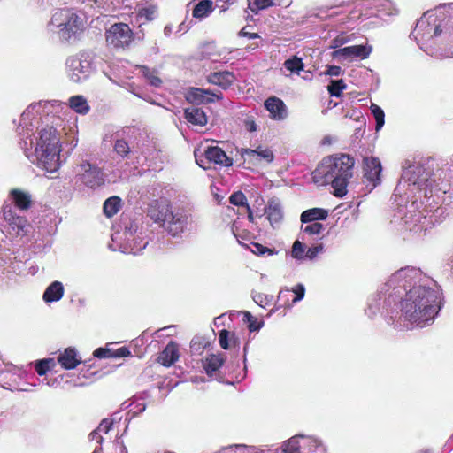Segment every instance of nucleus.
<instances>
[{
    "label": "nucleus",
    "instance_id": "nucleus-1",
    "mask_svg": "<svg viewBox=\"0 0 453 453\" xmlns=\"http://www.w3.org/2000/svg\"><path fill=\"white\" fill-rule=\"evenodd\" d=\"M383 307L398 303L400 319L425 327L432 324L441 307V292L437 283L417 268H402L391 275L378 294Z\"/></svg>",
    "mask_w": 453,
    "mask_h": 453
},
{
    "label": "nucleus",
    "instance_id": "nucleus-2",
    "mask_svg": "<svg viewBox=\"0 0 453 453\" xmlns=\"http://www.w3.org/2000/svg\"><path fill=\"white\" fill-rule=\"evenodd\" d=\"M55 102L39 101L31 104L21 114L17 127L20 137L19 146L27 159L48 173H56L61 165L59 133L53 127L38 129L42 114H49Z\"/></svg>",
    "mask_w": 453,
    "mask_h": 453
},
{
    "label": "nucleus",
    "instance_id": "nucleus-3",
    "mask_svg": "<svg viewBox=\"0 0 453 453\" xmlns=\"http://www.w3.org/2000/svg\"><path fill=\"white\" fill-rule=\"evenodd\" d=\"M442 27L453 35V3L441 4L425 12L411 35L418 42L420 49L426 50L427 42L440 35Z\"/></svg>",
    "mask_w": 453,
    "mask_h": 453
},
{
    "label": "nucleus",
    "instance_id": "nucleus-4",
    "mask_svg": "<svg viewBox=\"0 0 453 453\" xmlns=\"http://www.w3.org/2000/svg\"><path fill=\"white\" fill-rule=\"evenodd\" d=\"M354 159L347 155L324 158L315 171L316 176L323 179V183H331L334 194L342 197L347 194L349 180L352 177Z\"/></svg>",
    "mask_w": 453,
    "mask_h": 453
},
{
    "label": "nucleus",
    "instance_id": "nucleus-5",
    "mask_svg": "<svg viewBox=\"0 0 453 453\" xmlns=\"http://www.w3.org/2000/svg\"><path fill=\"white\" fill-rule=\"evenodd\" d=\"M148 215L173 236L182 234L191 220V215L187 210L173 207L166 198L154 201L150 206Z\"/></svg>",
    "mask_w": 453,
    "mask_h": 453
},
{
    "label": "nucleus",
    "instance_id": "nucleus-6",
    "mask_svg": "<svg viewBox=\"0 0 453 453\" xmlns=\"http://www.w3.org/2000/svg\"><path fill=\"white\" fill-rule=\"evenodd\" d=\"M425 207L422 211L416 213L409 210L403 217L404 223L410 226V230L415 232L426 231L428 228L441 223L449 214V208L439 204L431 194L426 192Z\"/></svg>",
    "mask_w": 453,
    "mask_h": 453
},
{
    "label": "nucleus",
    "instance_id": "nucleus-7",
    "mask_svg": "<svg viewBox=\"0 0 453 453\" xmlns=\"http://www.w3.org/2000/svg\"><path fill=\"white\" fill-rule=\"evenodd\" d=\"M111 242L109 244L111 250L134 255L140 253L148 244L142 233H138L137 224L130 219H122L121 224L113 227Z\"/></svg>",
    "mask_w": 453,
    "mask_h": 453
},
{
    "label": "nucleus",
    "instance_id": "nucleus-8",
    "mask_svg": "<svg viewBox=\"0 0 453 453\" xmlns=\"http://www.w3.org/2000/svg\"><path fill=\"white\" fill-rule=\"evenodd\" d=\"M84 28L83 19L70 9L56 11L48 25L49 31L57 34L63 42L78 40Z\"/></svg>",
    "mask_w": 453,
    "mask_h": 453
},
{
    "label": "nucleus",
    "instance_id": "nucleus-9",
    "mask_svg": "<svg viewBox=\"0 0 453 453\" xmlns=\"http://www.w3.org/2000/svg\"><path fill=\"white\" fill-rule=\"evenodd\" d=\"M65 66L68 78L74 83L86 81L94 71L92 57L85 51L69 57Z\"/></svg>",
    "mask_w": 453,
    "mask_h": 453
},
{
    "label": "nucleus",
    "instance_id": "nucleus-10",
    "mask_svg": "<svg viewBox=\"0 0 453 453\" xmlns=\"http://www.w3.org/2000/svg\"><path fill=\"white\" fill-rule=\"evenodd\" d=\"M427 176L428 173L425 172L421 165H415L410 166L403 171L393 196L395 197L398 196H402V193L406 186H408L411 192H413L415 189L421 190L425 188L428 180Z\"/></svg>",
    "mask_w": 453,
    "mask_h": 453
},
{
    "label": "nucleus",
    "instance_id": "nucleus-11",
    "mask_svg": "<svg viewBox=\"0 0 453 453\" xmlns=\"http://www.w3.org/2000/svg\"><path fill=\"white\" fill-rule=\"evenodd\" d=\"M27 220L17 214L12 204H4L0 217V227L3 233L11 236H20L26 233Z\"/></svg>",
    "mask_w": 453,
    "mask_h": 453
},
{
    "label": "nucleus",
    "instance_id": "nucleus-12",
    "mask_svg": "<svg viewBox=\"0 0 453 453\" xmlns=\"http://www.w3.org/2000/svg\"><path fill=\"white\" fill-rule=\"evenodd\" d=\"M105 40L109 46L124 49L134 40V33L127 24L115 23L106 30Z\"/></svg>",
    "mask_w": 453,
    "mask_h": 453
},
{
    "label": "nucleus",
    "instance_id": "nucleus-13",
    "mask_svg": "<svg viewBox=\"0 0 453 453\" xmlns=\"http://www.w3.org/2000/svg\"><path fill=\"white\" fill-rule=\"evenodd\" d=\"M77 178L90 188H96L104 183V175L102 170L87 160H83L78 165Z\"/></svg>",
    "mask_w": 453,
    "mask_h": 453
},
{
    "label": "nucleus",
    "instance_id": "nucleus-14",
    "mask_svg": "<svg viewBox=\"0 0 453 453\" xmlns=\"http://www.w3.org/2000/svg\"><path fill=\"white\" fill-rule=\"evenodd\" d=\"M195 157L196 164L203 169L210 167L205 165L204 160L208 163H214L224 166H230L233 164V160L218 146H208L202 156L199 157L196 152H195Z\"/></svg>",
    "mask_w": 453,
    "mask_h": 453
},
{
    "label": "nucleus",
    "instance_id": "nucleus-15",
    "mask_svg": "<svg viewBox=\"0 0 453 453\" xmlns=\"http://www.w3.org/2000/svg\"><path fill=\"white\" fill-rule=\"evenodd\" d=\"M372 50L370 45H353L336 50L332 56L339 60H351L355 58L365 59L369 57Z\"/></svg>",
    "mask_w": 453,
    "mask_h": 453
},
{
    "label": "nucleus",
    "instance_id": "nucleus-16",
    "mask_svg": "<svg viewBox=\"0 0 453 453\" xmlns=\"http://www.w3.org/2000/svg\"><path fill=\"white\" fill-rule=\"evenodd\" d=\"M364 163V177L371 189L374 188L380 183L381 164L377 157H365Z\"/></svg>",
    "mask_w": 453,
    "mask_h": 453
},
{
    "label": "nucleus",
    "instance_id": "nucleus-17",
    "mask_svg": "<svg viewBox=\"0 0 453 453\" xmlns=\"http://www.w3.org/2000/svg\"><path fill=\"white\" fill-rule=\"evenodd\" d=\"M186 98L192 104H207L219 100L221 98V93H214L208 89L192 88L188 91Z\"/></svg>",
    "mask_w": 453,
    "mask_h": 453
},
{
    "label": "nucleus",
    "instance_id": "nucleus-18",
    "mask_svg": "<svg viewBox=\"0 0 453 453\" xmlns=\"http://www.w3.org/2000/svg\"><path fill=\"white\" fill-rule=\"evenodd\" d=\"M265 108L269 111L270 118L274 120H284L288 117V109L284 102L271 96L265 101Z\"/></svg>",
    "mask_w": 453,
    "mask_h": 453
},
{
    "label": "nucleus",
    "instance_id": "nucleus-19",
    "mask_svg": "<svg viewBox=\"0 0 453 453\" xmlns=\"http://www.w3.org/2000/svg\"><path fill=\"white\" fill-rule=\"evenodd\" d=\"M242 157L250 161L257 163H271L274 159V155L269 148L258 146L257 149H244L242 151Z\"/></svg>",
    "mask_w": 453,
    "mask_h": 453
},
{
    "label": "nucleus",
    "instance_id": "nucleus-20",
    "mask_svg": "<svg viewBox=\"0 0 453 453\" xmlns=\"http://www.w3.org/2000/svg\"><path fill=\"white\" fill-rule=\"evenodd\" d=\"M235 77L233 73L223 71V72H214L211 73L207 81L213 84L220 87L223 89L228 88L234 81Z\"/></svg>",
    "mask_w": 453,
    "mask_h": 453
},
{
    "label": "nucleus",
    "instance_id": "nucleus-21",
    "mask_svg": "<svg viewBox=\"0 0 453 453\" xmlns=\"http://www.w3.org/2000/svg\"><path fill=\"white\" fill-rule=\"evenodd\" d=\"M179 358V348L178 345L170 342L165 349L160 353L158 357V362L165 366H170L173 365Z\"/></svg>",
    "mask_w": 453,
    "mask_h": 453
},
{
    "label": "nucleus",
    "instance_id": "nucleus-22",
    "mask_svg": "<svg viewBox=\"0 0 453 453\" xmlns=\"http://www.w3.org/2000/svg\"><path fill=\"white\" fill-rule=\"evenodd\" d=\"M265 214L271 225L274 227L283 218V211L280 203L277 199L269 201L265 209Z\"/></svg>",
    "mask_w": 453,
    "mask_h": 453
},
{
    "label": "nucleus",
    "instance_id": "nucleus-23",
    "mask_svg": "<svg viewBox=\"0 0 453 453\" xmlns=\"http://www.w3.org/2000/svg\"><path fill=\"white\" fill-rule=\"evenodd\" d=\"M58 363L66 370L74 369L81 360L77 357L76 350L72 348L66 349L58 357Z\"/></svg>",
    "mask_w": 453,
    "mask_h": 453
},
{
    "label": "nucleus",
    "instance_id": "nucleus-24",
    "mask_svg": "<svg viewBox=\"0 0 453 453\" xmlns=\"http://www.w3.org/2000/svg\"><path fill=\"white\" fill-rule=\"evenodd\" d=\"M186 120L196 126L203 127L207 124V117L204 111L197 107H190L184 112Z\"/></svg>",
    "mask_w": 453,
    "mask_h": 453
},
{
    "label": "nucleus",
    "instance_id": "nucleus-25",
    "mask_svg": "<svg viewBox=\"0 0 453 453\" xmlns=\"http://www.w3.org/2000/svg\"><path fill=\"white\" fill-rule=\"evenodd\" d=\"M64 295V287L60 281L52 282L44 291L42 298L45 303L59 301Z\"/></svg>",
    "mask_w": 453,
    "mask_h": 453
},
{
    "label": "nucleus",
    "instance_id": "nucleus-26",
    "mask_svg": "<svg viewBox=\"0 0 453 453\" xmlns=\"http://www.w3.org/2000/svg\"><path fill=\"white\" fill-rule=\"evenodd\" d=\"M10 196L16 207L19 210H27L31 206L32 199L28 192L20 189H12Z\"/></svg>",
    "mask_w": 453,
    "mask_h": 453
},
{
    "label": "nucleus",
    "instance_id": "nucleus-27",
    "mask_svg": "<svg viewBox=\"0 0 453 453\" xmlns=\"http://www.w3.org/2000/svg\"><path fill=\"white\" fill-rule=\"evenodd\" d=\"M69 107L78 114L86 115L90 111V106L82 95L73 96L68 99Z\"/></svg>",
    "mask_w": 453,
    "mask_h": 453
},
{
    "label": "nucleus",
    "instance_id": "nucleus-28",
    "mask_svg": "<svg viewBox=\"0 0 453 453\" xmlns=\"http://www.w3.org/2000/svg\"><path fill=\"white\" fill-rule=\"evenodd\" d=\"M328 211L322 208H312L304 211L301 214V221L303 223L318 222V220H324L327 218Z\"/></svg>",
    "mask_w": 453,
    "mask_h": 453
},
{
    "label": "nucleus",
    "instance_id": "nucleus-29",
    "mask_svg": "<svg viewBox=\"0 0 453 453\" xmlns=\"http://www.w3.org/2000/svg\"><path fill=\"white\" fill-rule=\"evenodd\" d=\"M290 4L291 0H255L252 4H250V8L253 12H257L271 6L288 7Z\"/></svg>",
    "mask_w": 453,
    "mask_h": 453
},
{
    "label": "nucleus",
    "instance_id": "nucleus-30",
    "mask_svg": "<svg viewBox=\"0 0 453 453\" xmlns=\"http://www.w3.org/2000/svg\"><path fill=\"white\" fill-rule=\"evenodd\" d=\"M224 361L225 358L223 354H211L204 360L203 368L207 374L211 375L222 366Z\"/></svg>",
    "mask_w": 453,
    "mask_h": 453
},
{
    "label": "nucleus",
    "instance_id": "nucleus-31",
    "mask_svg": "<svg viewBox=\"0 0 453 453\" xmlns=\"http://www.w3.org/2000/svg\"><path fill=\"white\" fill-rule=\"evenodd\" d=\"M213 2L211 0H201L193 9V16L196 19H203L212 12Z\"/></svg>",
    "mask_w": 453,
    "mask_h": 453
},
{
    "label": "nucleus",
    "instance_id": "nucleus-32",
    "mask_svg": "<svg viewBox=\"0 0 453 453\" xmlns=\"http://www.w3.org/2000/svg\"><path fill=\"white\" fill-rule=\"evenodd\" d=\"M303 449H307L310 453H325L326 448L322 441L315 437H305L303 438Z\"/></svg>",
    "mask_w": 453,
    "mask_h": 453
},
{
    "label": "nucleus",
    "instance_id": "nucleus-33",
    "mask_svg": "<svg viewBox=\"0 0 453 453\" xmlns=\"http://www.w3.org/2000/svg\"><path fill=\"white\" fill-rule=\"evenodd\" d=\"M121 207V200L118 196L108 198L104 203V212L106 217L111 218L115 215Z\"/></svg>",
    "mask_w": 453,
    "mask_h": 453
},
{
    "label": "nucleus",
    "instance_id": "nucleus-34",
    "mask_svg": "<svg viewBox=\"0 0 453 453\" xmlns=\"http://www.w3.org/2000/svg\"><path fill=\"white\" fill-rule=\"evenodd\" d=\"M303 435L298 434L285 441L283 445L284 453H303L301 450L303 445L300 443V439L303 440Z\"/></svg>",
    "mask_w": 453,
    "mask_h": 453
},
{
    "label": "nucleus",
    "instance_id": "nucleus-35",
    "mask_svg": "<svg viewBox=\"0 0 453 453\" xmlns=\"http://www.w3.org/2000/svg\"><path fill=\"white\" fill-rule=\"evenodd\" d=\"M370 109L372 113V116L374 117V119L376 120L375 130H376V132H378L382 128V127L384 126V123H385L384 111L379 105H377L375 104H372Z\"/></svg>",
    "mask_w": 453,
    "mask_h": 453
},
{
    "label": "nucleus",
    "instance_id": "nucleus-36",
    "mask_svg": "<svg viewBox=\"0 0 453 453\" xmlns=\"http://www.w3.org/2000/svg\"><path fill=\"white\" fill-rule=\"evenodd\" d=\"M284 66L287 70L294 73H299L301 70L303 69V63L302 58L295 56L291 58L287 59L284 62Z\"/></svg>",
    "mask_w": 453,
    "mask_h": 453
},
{
    "label": "nucleus",
    "instance_id": "nucleus-37",
    "mask_svg": "<svg viewBox=\"0 0 453 453\" xmlns=\"http://www.w3.org/2000/svg\"><path fill=\"white\" fill-rule=\"evenodd\" d=\"M139 69L140 73L149 81V83L151 86L159 87L161 85V79L157 77L153 71H150L149 68L145 66H141Z\"/></svg>",
    "mask_w": 453,
    "mask_h": 453
},
{
    "label": "nucleus",
    "instance_id": "nucleus-38",
    "mask_svg": "<svg viewBox=\"0 0 453 453\" xmlns=\"http://www.w3.org/2000/svg\"><path fill=\"white\" fill-rule=\"evenodd\" d=\"M346 88L342 80L332 81L328 86V91L333 96H340L341 92Z\"/></svg>",
    "mask_w": 453,
    "mask_h": 453
},
{
    "label": "nucleus",
    "instance_id": "nucleus-39",
    "mask_svg": "<svg viewBox=\"0 0 453 453\" xmlns=\"http://www.w3.org/2000/svg\"><path fill=\"white\" fill-rule=\"evenodd\" d=\"M305 246L299 241H296L292 247V257L296 259L301 260L305 258Z\"/></svg>",
    "mask_w": 453,
    "mask_h": 453
},
{
    "label": "nucleus",
    "instance_id": "nucleus-40",
    "mask_svg": "<svg viewBox=\"0 0 453 453\" xmlns=\"http://www.w3.org/2000/svg\"><path fill=\"white\" fill-rule=\"evenodd\" d=\"M307 226L303 228V233L310 235L319 234L324 230V225L319 222H309Z\"/></svg>",
    "mask_w": 453,
    "mask_h": 453
},
{
    "label": "nucleus",
    "instance_id": "nucleus-41",
    "mask_svg": "<svg viewBox=\"0 0 453 453\" xmlns=\"http://www.w3.org/2000/svg\"><path fill=\"white\" fill-rule=\"evenodd\" d=\"M229 201L232 204L236 206H244L246 208L247 205H249L245 195L241 191L232 194L229 197Z\"/></svg>",
    "mask_w": 453,
    "mask_h": 453
},
{
    "label": "nucleus",
    "instance_id": "nucleus-42",
    "mask_svg": "<svg viewBox=\"0 0 453 453\" xmlns=\"http://www.w3.org/2000/svg\"><path fill=\"white\" fill-rule=\"evenodd\" d=\"M114 150L118 155L125 157L130 152V148L126 141L117 140L114 144Z\"/></svg>",
    "mask_w": 453,
    "mask_h": 453
},
{
    "label": "nucleus",
    "instance_id": "nucleus-43",
    "mask_svg": "<svg viewBox=\"0 0 453 453\" xmlns=\"http://www.w3.org/2000/svg\"><path fill=\"white\" fill-rule=\"evenodd\" d=\"M219 453H253L251 448L246 445H234L223 449Z\"/></svg>",
    "mask_w": 453,
    "mask_h": 453
},
{
    "label": "nucleus",
    "instance_id": "nucleus-44",
    "mask_svg": "<svg viewBox=\"0 0 453 453\" xmlns=\"http://www.w3.org/2000/svg\"><path fill=\"white\" fill-rule=\"evenodd\" d=\"M157 8L155 6H149L140 10L139 16L145 19L147 21L153 20L156 17Z\"/></svg>",
    "mask_w": 453,
    "mask_h": 453
},
{
    "label": "nucleus",
    "instance_id": "nucleus-45",
    "mask_svg": "<svg viewBox=\"0 0 453 453\" xmlns=\"http://www.w3.org/2000/svg\"><path fill=\"white\" fill-rule=\"evenodd\" d=\"M51 359L40 360L35 365V371L39 375H44L50 368Z\"/></svg>",
    "mask_w": 453,
    "mask_h": 453
},
{
    "label": "nucleus",
    "instance_id": "nucleus-46",
    "mask_svg": "<svg viewBox=\"0 0 453 453\" xmlns=\"http://www.w3.org/2000/svg\"><path fill=\"white\" fill-rule=\"evenodd\" d=\"M250 250L256 255H273V251L259 243H251Z\"/></svg>",
    "mask_w": 453,
    "mask_h": 453
},
{
    "label": "nucleus",
    "instance_id": "nucleus-47",
    "mask_svg": "<svg viewBox=\"0 0 453 453\" xmlns=\"http://www.w3.org/2000/svg\"><path fill=\"white\" fill-rule=\"evenodd\" d=\"M245 317L249 322V329L250 332L257 331L263 326V323L254 319L250 312H245Z\"/></svg>",
    "mask_w": 453,
    "mask_h": 453
},
{
    "label": "nucleus",
    "instance_id": "nucleus-48",
    "mask_svg": "<svg viewBox=\"0 0 453 453\" xmlns=\"http://www.w3.org/2000/svg\"><path fill=\"white\" fill-rule=\"evenodd\" d=\"M348 42H349V36L344 34H341L331 41L330 48L331 49L339 48Z\"/></svg>",
    "mask_w": 453,
    "mask_h": 453
},
{
    "label": "nucleus",
    "instance_id": "nucleus-49",
    "mask_svg": "<svg viewBox=\"0 0 453 453\" xmlns=\"http://www.w3.org/2000/svg\"><path fill=\"white\" fill-rule=\"evenodd\" d=\"M229 332L226 329H223L219 332V345L222 349H227L229 348Z\"/></svg>",
    "mask_w": 453,
    "mask_h": 453
},
{
    "label": "nucleus",
    "instance_id": "nucleus-50",
    "mask_svg": "<svg viewBox=\"0 0 453 453\" xmlns=\"http://www.w3.org/2000/svg\"><path fill=\"white\" fill-rule=\"evenodd\" d=\"M380 306V303L375 297L371 298L368 302V310H366L367 315L370 317L374 315Z\"/></svg>",
    "mask_w": 453,
    "mask_h": 453
},
{
    "label": "nucleus",
    "instance_id": "nucleus-51",
    "mask_svg": "<svg viewBox=\"0 0 453 453\" xmlns=\"http://www.w3.org/2000/svg\"><path fill=\"white\" fill-rule=\"evenodd\" d=\"M292 291L296 294V297L294 298L293 303H297L303 298L305 294V288L303 284L299 283L292 288Z\"/></svg>",
    "mask_w": 453,
    "mask_h": 453
},
{
    "label": "nucleus",
    "instance_id": "nucleus-52",
    "mask_svg": "<svg viewBox=\"0 0 453 453\" xmlns=\"http://www.w3.org/2000/svg\"><path fill=\"white\" fill-rule=\"evenodd\" d=\"M322 250H323V246L321 244L311 247L306 250L305 257H307L309 259H313Z\"/></svg>",
    "mask_w": 453,
    "mask_h": 453
},
{
    "label": "nucleus",
    "instance_id": "nucleus-53",
    "mask_svg": "<svg viewBox=\"0 0 453 453\" xmlns=\"http://www.w3.org/2000/svg\"><path fill=\"white\" fill-rule=\"evenodd\" d=\"M112 422L109 419L105 418L102 420V422L99 424L96 430L102 434H108V432L111 429Z\"/></svg>",
    "mask_w": 453,
    "mask_h": 453
},
{
    "label": "nucleus",
    "instance_id": "nucleus-54",
    "mask_svg": "<svg viewBox=\"0 0 453 453\" xmlns=\"http://www.w3.org/2000/svg\"><path fill=\"white\" fill-rule=\"evenodd\" d=\"M94 356L98 358H105L111 357V350L104 348H98L94 351Z\"/></svg>",
    "mask_w": 453,
    "mask_h": 453
},
{
    "label": "nucleus",
    "instance_id": "nucleus-55",
    "mask_svg": "<svg viewBox=\"0 0 453 453\" xmlns=\"http://www.w3.org/2000/svg\"><path fill=\"white\" fill-rule=\"evenodd\" d=\"M130 356V351L126 347H121L116 349L115 351H111V357H125Z\"/></svg>",
    "mask_w": 453,
    "mask_h": 453
},
{
    "label": "nucleus",
    "instance_id": "nucleus-56",
    "mask_svg": "<svg viewBox=\"0 0 453 453\" xmlns=\"http://www.w3.org/2000/svg\"><path fill=\"white\" fill-rule=\"evenodd\" d=\"M342 69L337 65H330L327 67L326 74L330 76H339L341 74Z\"/></svg>",
    "mask_w": 453,
    "mask_h": 453
},
{
    "label": "nucleus",
    "instance_id": "nucleus-57",
    "mask_svg": "<svg viewBox=\"0 0 453 453\" xmlns=\"http://www.w3.org/2000/svg\"><path fill=\"white\" fill-rule=\"evenodd\" d=\"M244 127L245 129L250 133L257 131V124L250 119L245 120Z\"/></svg>",
    "mask_w": 453,
    "mask_h": 453
},
{
    "label": "nucleus",
    "instance_id": "nucleus-58",
    "mask_svg": "<svg viewBox=\"0 0 453 453\" xmlns=\"http://www.w3.org/2000/svg\"><path fill=\"white\" fill-rule=\"evenodd\" d=\"M89 438L91 441H96L100 445L103 441V436L96 429L90 433Z\"/></svg>",
    "mask_w": 453,
    "mask_h": 453
},
{
    "label": "nucleus",
    "instance_id": "nucleus-59",
    "mask_svg": "<svg viewBox=\"0 0 453 453\" xmlns=\"http://www.w3.org/2000/svg\"><path fill=\"white\" fill-rule=\"evenodd\" d=\"M239 36H241V37H248L250 39H256V38L259 37L258 34L247 32V31H245L244 28H242L239 32Z\"/></svg>",
    "mask_w": 453,
    "mask_h": 453
},
{
    "label": "nucleus",
    "instance_id": "nucleus-60",
    "mask_svg": "<svg viewBox=\"0 0 453 453\" xmlns=\"http://www.w3.org/2000/svg\"><path fill=\"white\" fill-rule=\"evenodd\" d=\"M172 33H173V26L170 24L166 25L164 28V35L168 37L172 35Z\"/></svg>",
    "mask_w": 453,
    "mask_h": 453
},
{
    "label": "nucleus",
    "instance_id": "nucleus-61",
    "mask_svg": "<svg viewBox=\"0 0 453 453\" xmlns=\"http://www.w3.org/2000/svg\"><path fill=\"white\" fill-rule=\"evenodd\" d=\"M246 210L248 211V219H249V220L250 222H253L254 217H253V212H252L250 207L249 205H247Z\"/></svg>",
    "mask_w": 453,
    "mask_h": 453
},
{
    "label": "nucleus",
    "instance_id": "nucleus-62",
    "mask_svg": "<svg viewBox=\"0 0 453 453\" xmlns=\"http://www.w3.org/2000/svg\"><path fill=\"white\" fill-rule=\"evenodd\" d=\"M119 453H127V449L125 445L121 444L119 447Z\"/></svg>",
    "mask_w": 453,
    "mask_h": 453
},
{
    "label": "nucleus",
    "instance_id": "nucleus-63",
    "mask_svg": "<svg viewBox=\"0 0 453 453\" xmlns=\"http://www.w3.org/2000/svg\"><path fill=\"white\" fill-rule=\"evenodd\" d=\"M262 296L261 295H257L256 296H254V301L258 303L259 302H262Z\"/></svg>",
    "mask_w": 453,
    "mask_h": 453
},
{
    "label": "nucleus",
    "instance_id": "nucleus-64",
    "mask_svg": "<svg viewBox=\"0 0 453 453\" xmlns=\"http://www.w3.org/2000/svg\"><path fill=\"white\" fill-rule=\"evenodd\" d=\"M350 0H337L340 6L343 5L344 4L349 2Z\"/></svg>",
    "mask_w": 453,
    "mask_h": 453
}]
</instances>
